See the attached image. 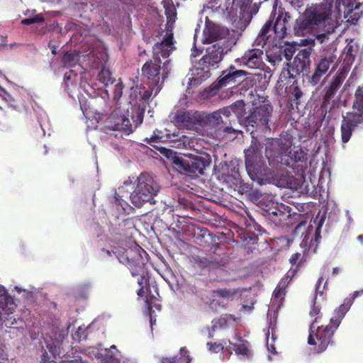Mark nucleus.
Masks as SVG:
<instances>
[{
    "mask_svg": "<svg viewBox=\"0 0 363 363\" xmlns=\"http://www.w3.org/2000/svg\"><path fill=\"white\" fill-rule=\"evenodd\" d=\"M349 6L350 0H323L320 4L308 6L295 21L294 34L308 38L312 36L317 29H320L324 23L328 22L333 12L341 13V6L345 9L344 13H349L351 11L350 9H347Z\"/></svg>",
    "mask_w": 363,
    "mask_h": 363,
    "instance_id": "obj_1",
    "label": "nucleus"
},
{
    "mask_svg": "<svg viewBox=\"0 0 363 363\" xmlns=\"http://www.w3.org/2000/svg\"><path fill=\"white\" fill-rule=\"evenodd\" d=\"M112 252L121 262L126 261V264L133 277H139L138 284L140 287L137 291V294L139 296H143L144 287L148 282L147 272L143 257V254L147 255L146 252L137 245L129 250L121 247H113Z\"/></svg>",
    "mask_w": 363,
    "mask_h": 363,
    "instance_id": "obj_2",
    "label": "nucleus"
},
{
    "mask_svg": "<svg viewBox=\"0 0 363 363\" xmlns=\"http://www.w3.org/2000/svg\"><path fill=\"white\" fill-rule=\"evenodd\" d=\"M262 145L259 140L252 136L249 147L245 150V167L250 179L259 184L269 180L271 169L267 166L262 155Z\"/></svg>",
    "mask_w": 363,
    "mask_h": 363,
    "instance_id": "obj_3",
    "label": "nucleus"
},
{
    "mask_svg": "<svg viewBox=\"0 0 363 363\" xmlns=\"http://www.w3.org/2000/svg\"><path fill=\"white\" fill-rule=\"evenodd\" d=\"M161 155L165 156L172 162V167L178 172L192 178L204 174V170L211 164V160L201 156L183 157L177 155L171 149L162 148Z\"/></svg>",
    "mask_w": 363,
    "mask_h": 363,
    "instance_id": "obj_4",
    "label": "nucleus"
},
{
    "mask_svg": "<svg viewBox=\"0 0 363 363\" xmlns=\"http://www.w3.org/2000/svg\"><path fill=\"white\" fill-rule=\"evenodd\" d=\"M300 44L308 48L298 51L294 61L287 64V68H284L280 73L277 84L286 85L291 82H296V75L306 72L311 65V55L312 47L315 45L313 38H305L301 40Z\"/></svg>",
    "mask_w": 363,
    "mask_h": 363,
    "instance_id": "obj_5",
    "label": "nucleus"
},
{
    "mask_svg": "<svg viewBox=\"0 0 363 363\" xmlns=\"http://www.w3.org/2000/svg\"><path fill=\"white\" fill-rule=\"evenodd\" d=\"M352 111L342 115L340 125L341 140L347 143L353 132L358 128H363V89L358 87L354 94Z\"/></svg>",
    "mask_w": 363,
    "mask_h": 363,
    "instance_id": "obj_6",
    "label": "nucleus"
},
{
    "mask_svg": "<svg viewBox=\"0 0 363 363\" xmlns=\"http://www.w3.org/2000/svg\"><path fill=\"white\" fill-rule=\"evenodd\" d=\"M228 48L223 43H216L208 46L204 55L195 66L196 74L201 80L209 78L211 71L216 69L228 53Z\"/></svg>",
    "mask_w": 363,
    "mask_h": 363,
    "instance_id": "obj_7",
    "label": "nucleus"
},
{
    "mask_svg": "<svg viewBox=\"0 0 363 363\" xmlns=\"http://www.w3.org/2000/svg\"><path fill=\"white\" fill-rule=\"evenodd\" d=\"M171 70L170 60L162 62L160 58L152 57L142 66L141 77L147 80V85L155 86V94H157L162 89Z\"/></svg>",
    "mask_w": 363,
    "mask_h": 363,
    "instance_id": "obj_8",
    "label": "nucleus"
},
{
    "mask_svg": "<svg viewBox=\"0 0 363 363\" xmlns=\"http://www.w3.org/2000/svg\"><path fill=\"white\" fill-rule=\"evenodd\" d=\"M160 191V185L148 173H141L136 179L135 189L130 195L132 203L140 208L146 202H152Z\"/></svg>",
    "mask_w": 363,
    "mask_h": 363,
    "instance_id": "obj_9",
    "label": "nucleus"
},
{
    "mask_svg": "<svg viewBox=\"0 0 363 363\" xmlns=\"http://www.w3.org/2000/svg\"><path fill=\"white\" fill-rule=\"evenodd\" d=\"M262 102L259 106L255 107L243 121L246 130L250 132L251 134L257 130H260L262 132H269L271 130L269 121L272 116L273 106L267 99H264Z\"/></svg>",
    "mask_w": 363,
    "mask_h": 363,
    "instance_id": "obj_10",
    "label": "nucleus"
},
{
    "mask_svg": "<svg viewBox=\"0 0 363 363\" xmlns=\"http://www.w3.org/2000/svg\"><path fill=\"white\" fill-rule=\"evenodd\" d=\"M318 317H315L309 327V335L308 337V344L313 345V353L320 354L325 352L329 345H333V336L335 330L333 324L326 326H318L315 328V323L317 322Z\"/></svg>",
    "mask_w": 363,
    "mask_h": 363,
    "instance_id": "obj_11",
    "label": "nucleus"
},
{
    "mask_svg": "<svg viewBox=\"0 0 363 363\" xmlns=\"http://www.w3.org/2000/svg\"><path fill=\"white\" fill-rule=\"evenodd\" d=\"M143 117L144 111L139 108L133 112L132 119L135 123V127L133 128L129 118L122 114L120 109L116 108L111 112L105 121V128L110 130L123 131L129 135L143 123Z\"/></svg>",
    "mask_w": 363,
    "mask_h": 363,
    "instance_id": "obj_12",
    "label": "nucleus"
},
{
    "mask_svg": "<svg viewBox=\"0 0 363 363\" xmlns=\"http://www.w3.org/2000/svg\"><path fill=\"white\" fill-rule=\"evenodd\" d=\"M291 145V141L288 138H268L265 143V156L269 165L289 164V161L291 160L287 157V153Z\"/></svg>",
    "mask_w": 363,
    "mask_h": 363,
    "instance_id": "obj_13",
    "label": "nucleus"
},
{
    "mask_svg": "<svg viewBox=\"0 0 363 363\" xmlns=\"http://www.w3.org/2000/svg\"><path fill=\"white\" fill-rule=\"evenodd\" d=\"M237 123L236 118H232L229 116L228 108H220L211 114L205 113V126L210 125L224 135L233 134L236 137L241 133L235 128Z\"/></svg>",
    "mask_w": 363,
    "mask_h": 363,
    "instance_id": "obj_14",
    "label": "nucleus"
},
{
    "mask_svg": "<svg viewBox=\"0 0 363 363\" xmlns=\"http://www.w3.org/2000/svg\"><path fill=\"white\" fill-rule=\"evenodd\" d=\"M291 208L289 206L280 203L277 213H274L275 216L273 217L272 223L277 226L281 225H295L294 234L303 235L306 233L307 220L303 214L291 213Z\"/></svg>",
    "mask_w": 363,
    "mask_h": 363,
    "instance_id": "obj_15",
    "label": "nucleus"
},
{
    "mask_svg": "<svg viewBox=\"0 0 363 363\" xmlns=\"http://www.w3.org/2000/svg\"><path fill=\"white\" fill-rule=\"evenodd\" d=\"M172 122L179 128L197 130L205 126V113L191 110H178L172 117Z\"/></svg>",
    "mask_w": 363,
    "mask_h": 363,
    "instance_id": "obj_16",
    "label": "nucleus"
},
{
    "mask_svg": "<svg viewBox=\"0 0 363 363\" xmlns=\"http://www.w3.org/2000/svg\"><path fill=\"white\" fill-rule=\"evenodd\" d=\"M337 66V57L334 52H326L322 54L315 63L313 73L308 77V82L313 85L317 84L319 83L323 76L327 73L330 67L334 69Z\"/></svg>",
    "mask_w": 363,
    "mask_h": 363,
    "instance_id": "obj_17",
    "label": "nucleus"
},
{
    "mask_svg": "<svg viewBox=\"0 0 363 363\" xmlns=\"http://www.w3.org/2000/svg\"><path fill=\"white\" fill-rule=\"evenodd\" d=\"M167 133L164 134L163 132L160 130L156 129L154 130L153 134L151 135L150 138H146L144 141L146 142L148 145L156 149L161 154V149L165 148L164 147L157 145L156 143H164L167 141H174L177 142V147H179L181 145H185L187 138L182 135H180L179 130H177V132H174L172 133H169V130H165Z\"/></svg>",
    "mask_w": 363,
    "mask_h": 363,
    "instance_id": "obj_18",
    "label": "nucleus"
},
{
    "mask_svg": "<svg viewBox=\"0 0 363 363\" xmlns=\"http://www.w3.org/2000/svg\"><path fill=\"white\" fill-rule=\"evenodd\" d=\"M248 73L242 69H238L235 66L231 65L228 69L223 70L220 76L218 78L216 87L218 89L230 86L234 87L240 84L247 78Z\"/></svg>",
    "mask_w": 363,
    "mask_h": 363,
    "instance_id": "obj_19",
    "label": "nucleus"
},
{
    "mask_svg": "<svg viewBox=\"0 0 363 363\" xmlns=\"http://www.w3.org/2000/svg\"><path fill=\"white\" fill-rule=\"evenodd\" d=\"M173 33L172 30H167L163 40L157 43L152 47V57L167 58L172 52L175 49L173 42Z\"/></svg>",
    "mask_w": 363,
    "mask_h": 363,
    "instance_id": "obj_20",
    "label": "nucleus"
},
{
    "mask_svg": "<svg viewBox=\"0 0 363 363\" xmlns=\"http://www.w3.org/2000/svg\"><path fill=\"white\" fill-rule=\"evenodd\" d=\"M277 86L280 87V84L277 83ZM281 86H285V90L288 93L287 106L290 109L298 108L303 98V92L297 85V82H291L286 85L281 84Z\"/></svg>",
    "mask_w": 363,
    "mask_h": 363,
    "instance_id": "obj_21",
    "label": "nucleus"
},
{
    "mask_svg": "<svg viewBox=\"0 0 363 363\" xmlns=\"http://www.w3.org/2000/svg\"><path fill=\"white\" fill-rule=\"evenodd\" d=\"M276 13H274L275 17ZM274 22L273 23V30L277 38L284 39L286 35L287 24L291 20V16L289 12L284 11V9H279L278 15L274 18Z\"/></svg>",
    "mask_w": 363,
    "mask_h": 363,
    "instance_id": "obj_22",
    "label": "nucleus"
},
{
    "mask_svg": "<svg viewBox=\"0 0 363 363\" xmlns=\"http://www.w3.org/2000/svg\"><path fill=\"white\" fill-rule=\"evenodd\" d=\"M263 55L261 49L247 50L242 56L240 62L250 69H261L264 65Z\"/></svg>",
    "mask_w": 363,
    "mask_h": 363,
    "instance_id": "obj_23",
    "label": "nucleus"
},
{
    "mask_svg": "<svg viewBox=\"0 0 363 363\" xmlns=\"http://www.w3.org/2000/svg\"><path fill=\"white\" fill-rule=\"evenodd\" d=\"M287 157L291 159V161H289L288 164H284V166L289 167L292 169L299 168L300 170L303 172L307 168L308 156L307 154L301 149L294 151L289 150Z\"/></svg>",
    "mask_w": 363,
    "mask_h": 363,
    "instance_id": "obj_24",
    "label": "nucleus"
},
{
    "mask_svg": "<svg viewBox=\"0 0 363 363\" xmlns=\"http://www.w3.org/2000/svg\"><path fill=\"white\" fill-rule=\"evenodd\" d=\"M203 43H211L221 39L223 36V31L220 26L211 22L207 18L206 21L205 28L203 31Z\"/></svg>",
    "mask_w": 363,
    "mask_h": 363,
    "instance_id": "obj_25",
    "label": "nucleus"
},
{
    "mask_svg": "<svg viewBox=\"0 0 363 363\" xmlns=\"http://www.w3.org/2000/svg\"><path fill=\"white\" fill-rule=\"evenodd\" d=\"M353 302V298H345L343 303L341 304L335 311V315L330 318V324H333L335 328H338L341 320L350 308Z\"/></svg>",
    "mask_w": 363,
    "mask_h": 363,
    "instance_id": "obj_26",
    "label": "nucleus"
},
{
    "mask_svg": "<svg viewBox=\"0 0 363 363\" xmlns=\"http://www.w3.org/2000/svg\"><path fill=\"white\" fill-rule=\"evenodd\" d=\"M343 82V78L340 74H337L331 82L329 86L326 89L325 94L323 96V106H325L327 103L333 99L336 94L337 91L340 89Z\"/></svg>",
    "mask_w": 363,
    "mask_h": 363,
    "instance_id": "obj_27",
    "label": "nucleus"
},
{
    "mask_svg": "<svg viewBox=\"0 0 363 363\" xmlns=\"http://www.w3.org/2000/svg\"><path fill=\"white\" fill-rule=\"evenodd\" d=\"M230 4V0H228L224 5H223V0H209L203 6V10L205 11L209 10L213 13H225V11L228 12L229 6ZM229 13H230V11Z\"/></svg>",
    "mask_w": 363,
    "mask_h": 363,
    "instance_id": "obj_28",
    "label": "nucleus"
},
{
    "mask_svg": "<svg viewBox=\"0 0 363 363\" xmlns=\"http://www.w3.org/2000/svg\"><path fill=\"white\" fill-rule=\"evenodd\" d=\"M214 248L213 253L208 255L210 259L216 262L212 263L213 268H218L225 265L228 262V255L225 252H216V250H220L218 245L215 246Z\"/></svg>",
    "mask_w": 363,
    "mask_h": 363,
    "instance_id": "obj_29",
    "label": "nucleus"
},
{
    "mask_svg": "<svg viewBox=\"0 0 363 363\" xmlns=\"http://www.w3.org/2000/svg\"><path fill=\"white\" fill-rule=\"evenodd\" d=\"M311 37L308 38H313L314 41L317 40L320 44L327 42L329 40V35L334 32V27L327 26L324 23L320 29H317Z\"/></svg>",
    "mask_w": 363,
    "mask_h": 363,
    "instance_id": "obj_30",
    "label": "nucleus"
},
{
    "mask_svg": "<svg viewBox=\"0 0 363 363\" xmlns=\"http://www.w3.org/2000/svg\"><path fill=\"white\" fill-rule=\"evenodd\" d=\"M245 104L243 101L239 100L233 103L229 106H227L226 108H228L229 111V116L232 118H236L238 121V118L240 116H242L243 112L245 111Z\"/></svg>",
    "mask_w": 363,
    "mask_h": 363,
    "instance_id": "obj_31",
    "label": "nucleus"
},
{
    "mask_svg": "<svg viewBox=\"0 0 363 363\" xmlns=\"http://www.w3.org/2000/svg\"><path fill=\"white\" fill-rule=\"evenodd\" d=\"M79 61V54L75 50L65 52L62 57V62L65 67H73Z\"/></svg>",
    "mask_w": 363,
    "mask_h": 363,
    "instance_id": "obj_32",
    "label": "nucleus"
},
{
    "mask_svg": "<svg viewBox=\"0 0 363 363\" xmlns=\"http://www.w3.org/2000/svg\"><path fill=\"white\" fill-rule=\"evenodd\" d=\"M288 284V277L283 278L279 281L273 293L274 301L279 302L284 298V296L285 295V289Z\"/></svg>",
    "mask_w": 363,
    "mask_h": 363,
    "instance_id": "obj_33",
    "label": "nucleus"
},
{
    "mask_svg": "<svg viewBox=\"0 0 363 363\" xmlns=\"http://www.w3.org/2000/svg\"><path fill=\"white\" fill-rule=\"evenodd\" d=\"M108 89L107 91H110L113 93V99L115 101H118L120 98L122 96L123 94V84L122 82L118 80V82L116 81V82H111L108 87H106Z\"/></svg>",
    "mask_w": 363,
    "mask_h": 363,
    "instance_id": "obj_34",
    "label": "nucleus"
},
{
    "mask_svg": "<svg viewBox=\"0 0 363 363\" xmlns=\"http://www.w3.org/2000/svg\"><path fill=\"white\" fill-rule=\"evenodd\" d=\"M98 79L106 88L109 86L111 82H116V79L112 78L111 72L105 68H102L99 72Z\"/></svg>",
    "mask_w": 363,
    "mask_h": 363,
    "instance_id": "obj_35",
    "label": "nucleus"
},
{
    "mask_svg": "<svg viewBox=\"0 0 363 363\" xmlns=\"http://www.w3.org/2000/svg\"><path fill=\"white\" fill-rule=\"evenodd\" d=\"M280 203L277 202L270 201L267 203L264 208L266 216L272 222L273 217L275 216L274 213H277L278 209H279Z\"/></svg>",
    "mask_w": 363,
    "mask_h": 363,
    "instance_id": "obj_36",
    "label": "nucleus"
},
{
    "mask_svg": "<svg viewBox=\"0 0 363 363\" xmlns=\"http://www.w3.org/2000/svg\"><path fill=\"white\" fill-rule=\"evenodd\" d=\"M294 177L290 176L287 172H282L280 174V179L278 181L277 185L282 187L292 188L294 184Z\"/></svg>",
    "mask_w": 363,
    "mask_h": 363,
    "instance_id": "obj_37",
    "label": "nucleus"
},
{
    "mask_svg": "<svg viewBox=\"0 0 363 363\" xmlns=\"http://www.w3.org/2000/svg\"><path fill=\"white\" fill-rule=\"evenodd\" d=\"M228 318H233V315H221L216 320L212 322L213 325L211 326L212 331H215L218 328H224L228 326Z\"/></svg>",
    "mask_w": 363,
    "mask_h": 363,
    "instance_id": "obj_38",
    "label": "nucleus"
},
{
    "mask_svg": "<svg viewBox=\"0 0 363 363\" xmlns=\"http://www.w3.org/2000/svg\"><path fill=\"white\" fill-rule=\"evenodd\" d=\"M50 352L52 356H49L46 351L42 354L41 361L40 363H52L56 358L57 347L55 346L48 345Z\"/></svg>",
    "mask_w": 363,
    "mask_h": 363,
    "instance_id": "obj_39",
    "label": "nucleus"
},
{
    "mask_svg": "<svg viewBox=\"0 0 363 363\" xmlns=\"http://www.w3.org/2000/svg\"><path fill=\"white\" fill-rule=\"evenodd\" d=\"M359 50V47L358 44L354 40H350V42L345 48V52L347 57L349 56L354 59V57L358 53Z\"/></svg>",
    "mask_w": 363,
    "mask_h": 363,
    "instance_id": "obj_40",
    "label": "nucleus"
},
{
    "mask_svg": "<svg viewBox=\"0 0 363 363\" xmlns=\"http://www.w3.org/2000/svg\"><path fill=\"white\" fill-rule=\"evenodd\" d=\"M303 262V255L299 252L294 253L290 259L289 262L292 266H296V268L293 271V274L299 269V267Z\"/></svg>",
    "mask_w": 363,
    "mask_h": 363,
    "instance_id": "obj_41",
    "label": "nucleus"
},
{
    "mask_svg": "<svg viewBox=\"0 0 363 363\" xmlns=\"http://www.w3.org/2000/svg\"><path fill=\"white\" fill-rule=\"evenodd\" d=\"M45 21V18L42 14H37L34 17L24 18L21 21L23 25H30L33 23H40Z\"/></svg>",
    "mask_w": 363,
    "mask_h": 363,
    "instance_id": "obj_42",
    "label": "nucleus"
},
{
    "mask_svg": "<svg viewBox=\"0 0 363 363\" xmlns=\"http://www.w3.org/2000/svg\"><path fill=\"white\" fill-rule=\"evenodd\" d=\"M153 301H157L156 298L154 297V296H150V297H147V299H146V303L147 305V307H148V310H149V312H150V323H151V325H152V323L154 322H156V320H152V315H151V313L152 311V307H155L156 308H157L158 310L160 309V305H156V304H153Z\"/></svg>",
    "mask_w": 363,
    "mask_h": 363,
    "instance_id": "obj_43",
    "label": "nucleus"
},
{
    "mask_svg": "<svg viewBox=\"0 0 363 363\" xmlns=\"http://www.w3.org/2000/svg\"><path fill=\"white\" fill-rule=\"evenodd\" d=\"M153 301H157L156 298L154 297V296H150V297H147V299H146V303L147 305V307H148V310H149V312H150V323H151V325H152V323L154 322H156V320H152V315H151V313L152 311V307H155L156 308H157L158 310L160 309V305H156V304H153Z\"/></svg>",
    "mask_w": 363,
    "mask_h": 363,
    "instance_id": "obj_44",
    "label": "nucleus"
},
{
    "mask_svg": "<svg viewBox=\"0 0 363 363\" xmlns=\"http://www.w3.org/2000/svg\"><path fill=\"white\" fill-rule=\"evenodd\" d=\"M196 263L199 265V267L202 268L211 267L213 268L212 263H214L210 257L208 255L206 257H199L196 259Z\"/></svg>",
    "mask_w": 363,
    "mask_h": 363,
    "instance_id": "obj_45",
    "label": "nucleus"
},
{
    "mask_svg": "<svg viewBox=\"0 0 363 363\" xmlns=\"http://www.w3.org/2000/svg\"><path fill=\"white\" fill-rule=\"evenodd\" d=\"M235 352L238 354L247 356L249 350L245 344L238 345L235 343H230Z\"/></svg>",
    "mask_w": 363,
    "mask_h": 363,
    "instance_id": "obj_46",
    "label": "nucleus"
},
{
    "mask_svg": "<svg viewBox=\"0 0 363 363\" xmlns=\"http://www.w3.org/2000/svg\"><path fill=\"white\" fill-rule=\"evenodd\" d=\"M213 294L214 296H217L219 297L228 298L231 296L235 295V291H231L230 289H220L213 290Z\"/></svg>",
    "mask_w": 363,
    "mask_h": 363,
    "instance_id": "obj_47",
    "label": "nucleus"
},
{
    "mask_svg": "<svg viewBox=\"0 0 363 363\" xmlns=\"http://www.w3.org/2000/svg\"><path fill=\"white\" fill-rule=\"evenodd\" d=\"M273 20H269L263 26L259 33V35L262 38H268V33L270 30H273Z\"/></svg>",
    "mask_w": 363,
    "mask_h": 363,
    "instance_id": "obj_48",
    "label": "nucleus"
},
{
    "mask_svg": "<svg viewBox=\"0 0 363 363\" xmlns=\"http://www.w3.org/2000/svg\"><path fill=\"white\" fill-rule=\"evenodd\" d=\"M191 358L178 357L177 356L172 358H166L163 360V363H189Z\"/></svg>",
    "mask_w": 363,
    "mask_h": 363,
    "instance_id": "obj_49",
    "label": "nucleus"
},
{
    "mask_svg": "<svg viewBox=\"0 0 363 363\" xmlns=\"http://www.w3.org/2000/svg\"><path fill=\"white\" fill-rule=\"evenodd\" d=\"M16 307V306L13 301H9L6 302L5 306L2 307V311L5 314H12L15 311Z\"/></svg>",
    "mask_w": 363,
    "mask_h": 363,
    "instance_id": "obj_50",
    "label": "nucleus"
},
{
    "mask_svg": "<svg viewBox=\"0 0 363 363\" xmlns=\"http://www.w3.org/2000/svg\"><path fill=\"white\" fill-rule=\"evenodd\" d=\"M207 346L208 347V350L213 352H218L223 349V347L220 343L216 342H207Z\"/></svg>",
    "mask_w": 363,
    "mask_h": 363,
    "instance_id": "obj_51",
    "label": "nucleus"
},
{
    "mask_svg": "<svg viewBox=\"0 0 363 363\" xmlns=\"http://www.w3.org/2000/svg\"><path fill=\"white\" fill-rule=\"evenodd\" d=\"M149 89L147 90H145L142 96L143 99L144 100H148L150 96H152V93L154 92V95L155 94V89L154 86H150L148 85Z\"/></svg>",
    "mask_w": 363,
    "mask_h": 363,
    "instance_id": "obj_52",
    "label": "nucleus"
},
{
    "mask_svg": "<svg viewBox=\"0 0 363 363\" xmlns=\"http://www.w3.org/2000/svg\"><path fill=\"white\" fill-rule=\"evenodd\" d=\"M114 203L116 206H120L123 211H125L126 207L128 206L126 201L123 200L119 196L114 197Z\"/></svg>",
    "mask_w": 363,
    "mask_h": 363,
    "instance_id": "obj_53",
    "label": "nucleus"
},
{
    "mask_svg": "<svg viewBox=\"0 0 363 363\" xmlns=\"http://www.w3.org/2000/svg\"><path fill=\"white\" fill-rule=\"evenodd\" d=\"M79 103H80L81 110L82 111L84 115L86 117H87L89 112H88V107H86V99H83V100L80 99Z\"/></svg>",
    "mask_w": 363,
    "mask_h": 363,
    "instance_id": "obj_54",
    "label": "nucleus"
},
{
    "mask_svg": "<svg viewBox=\"0 0 363 363\" xmlns=\"http://www.w3.org/2000/svg\"><path fill=\"white\" fill-rule=\"evenodd\" d=\"M325 220V216H321V218L318 220V226H317L316 230H315V237H316V238L318 237L320 238L319 230H320V228H321V227H322Z\"/></svg>",
    "mask_w": 363,
    "mask_h": 363,
    "instance_id": "obj_55",
    "label": "nucleus"
},
{
    "mask_svg": "<svg viewBox=\"0 0 363 363\" xmlns=\"http://www.w3.org/2000/svg\"><path fill=\"white\" fill-rule=\"evenodd\" d=\"M323 279H323V276H321V277L318 279V281H317V284H316V285H315V294H318V293H319V294H323V289H322V290H320V284H322V282L323 281Z\"/></svg>",
    "mask_w": 363,
    "mask_h": 363,
    "instance_id": "obj_56",
    "label": "nucleus"
},
{
    "mask_svg": "<svg viewBox=\"0 0 363 363\" xmlns=\"http://www.w3.org/2000/svg\"><path fill=\"white\" fill-rule=\"evenodd\" d=\"M320 311V309L319 306H315V305L314 304V305L313 306L312 309H311V311H310V315H311V317H315V316H316L317 315H318V314H319Z\"/></svg>",
    "mask_w": 363,
    "mask_h": 363,
    "instance_id": "obj_57",
    "label": "nucleus"
},
{
    "mask_svg": "<svg viewBox=\"0 0 363 363\" xmlns=\"http://www.w3.org/2000/svg\"><path fill=\"white\" fill-rule=\"evenodd\" d=\"M201 52H202V50L197 48V47L196 46V43H194V46L191 49V55L192 57H195L198 56L199 54H201Z\"/></svg>",
    "mask_w": 363,
    "mask_h": 363,
    "instance_id": "obj_58",
    "label": "nucleus"
},
{
    "mask_svg": "<svg viewBox=\"0 0 363 363\" xmlns=\"http://www.w3.org/2000/svg\"><path fill=\"white\" fill-rule=\"evenodd\" d=\"M189 352L186 350V347H182L180 349V354L181 356L179 357H184V358H191L189 355L188 354Z\"/></svg>",
    "mask_w": 363,
    "mask_h": 363,
    "instance_id": "obj_59",
    "label": "nucleus"
},
{
    "mask_svg": "<svg viewBox=\"0 0 363 363\" xmlns=\"http://www.w3.org/2000/svg\"><path fill=\"white\" fill-rule=\"evenodd\" d=\"M123 226H127L128 230H132L133 228V223L129 220H124L122 222Z\"/></svg>",
    "mask_w": 363,
    "mask_h": 363,
    "instance_id": "obj_60",
    "label": "nucleus"
},
{
    "mask_svg": "<svg viewBox=\"0 0 363 363\" xmlns=\"http://www.w3.org/2000/svg\"><path fill=\"white\" fill-rule=\"evenodd\" d=\"M189 291H191L192 294H196L198 293V289L195 285H191L189 284L188 286Z\"/></svg>",
    "mask_w": 363,
    "mask_h": 363,
    "instance_id": "obj_61",
    "label": "nucleus"
},
{
    "mask_svg": "<svg viewBox=\"0 0 363 363\" xmlns=\"http://www.w3.org/2000/svg\"><path fill=\"white\" fill-rule=\"evenodd\" d=\"M340 272V269L339 267H334L333 269L332 274L333 276H336Z\"/></svg>",
    "mask_w": 363,
    "mask_h": 363,
    "instance_id": "obj_62",
    "label": "nucleus"
},
{
    "mask_svg": "<svg viewBox=\"0 0 363 363\" xmlns=\"http://www.w3.org/2000/svg\"><path fill=\"white\" fill-rule=\"evenodd\" d=\"M357 239L360 243H363V235H359Z\"/></svg>",
    "mask_w": 363,
    "mask_h": 363,
    "instance_id": "obj_63",
    "label": "nucleus"
},
{
    "mask_svg": "<svg viewBox=\"0 0 363 363\" xmlns=\"http://www.w3.org/2000/svg\"><path fill=\"white\" fill-rule=\"evenodd\" d=\"M268 349L272 353H273L275 351V347L272 345L270 347H268Z\"/></svg>",
    "mask_w": 363,
    "mask_h": 363,
    "instance_id": "obj_64",
    "label": "nucleus"
}]
</instances>
